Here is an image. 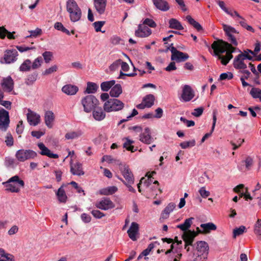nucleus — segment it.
I'll return each instance as SVG.
<instances>
[{
    "label": "nucleus",
    "instance_id": "nucleus-16",
    "mask_svg": "<svg viewBox=\"0 0 261 261\" xmlns=\"http://www.w3.org/2000/svg\"><path fill=\"white\" fill-rule=\"evenodd\" d=\"M139 224L136 222H133L131 223L127 232L129 238L133 241H136L137 240V235L139 234Z\"/></svg>",
    "mask_w": 261,
    "mask_h": 261
},
{
    "label": "nucleus",
    "instance_id": "nucleus-42",
    "mask_svg": "<svg viewBox=\"0 0 261 261\" xmlns=\"http://www.w3.org/2000/svg\"><path fill=\"white\" fill-rule=\"evenodd\" d=\"M43 63V58L41 56L36 58L33 62H31L32 69L36 70L40 67Z\"/></svg>",
    "mask_w": 261,
    "mask_h": 261
},
{
    "label": "nucleus",
    "instance_id": "nucleus-57",
    "mask_svg": "<svg viewBox=\"0 0 261 261\" xmlns=\"http://www.w3.org/2000/svg\"><path fill=\"white\" fill-rule=\"evenodd\" d=\"M142 22L143 24L147 25V27H149L150 28H154L156 27V23L151 18H146L143 19L142 20Z\"/></svg>",
    "mask_w": 261,
    "mask_h": 261
},
{
    "label": "nucleus",
    "instance_id": "nucleus-18",
    "mask_svg": "<svg viewBox=\"0 0 261 261\" xmlns=\"http://www.w3.org/2000/svg\"><path fill=\"white\" fill-rule=\"evenodd\" d=\"M38 147L41 150L40 153L42 155H46L50 158L57 159L59 155L57 154L51 153L50 150L46 147L43 143H39Z\"/></svg>",
    "mask_w": 261,
    "mask_h": 261
},
{
    "label": "nucleus",
    "instance_id": "nucleus-8",
    "mask_svg": "<svg viewBox=\"0 0 261 261\" xmlns=\"http://www.w3.org/2000/svg\"><path fill=\"white\" fill-rule=\"evenodd\" d=\"M37 156V153L32 150L20 149L17 150V160L20 162L34 159Z\"/></svg>",
    "mask_w": 261,
    "mask_h": 261
},
{
    "label": "nucleus",
    "instance_id": "nucleus-53",
    "mask_svg": "<svg viewBox=\"0 0 261 261\" xmlns=\"http://www.w3.org/2000/svg\"><path fill=\"white\" fill-rule=\"evenodd\" d=\"M261 93V89L258 88L254 87V86L252 88L249 92V94L254 99L258 98Z\"/></svg>",
    "mask_w": 261,
    "mask_h": 261
},
{
    "label": "nucleus",
    "instance_id": "nucleus-25",
    "mask_svg": "<svg viewBox=\"0 0 261 261\" xmlns=\"http://www.w3.org/2000/svg\"><path fill=\"white\" fill-rule=\"evenodd\" d=\"M16 51L15 49L7 50L5 51L3 60L6 63H11L15 61Z\"/></svg>",
    "mask_w": 261,
    "mask_h": 261
},
{
    "label": "nucleus",
    "instance_id": "nucleus-30",
    "mask_svg": "<svg viewBox=\"0 0 261 261\" xmlns=\"http://www.w3.org/2000/svg\"><path fill=\"white\" fill-rule=\"evenodd\" d=\"M38 76V71L36 70L34 71L32 73L27 75L25 79V84L28 86L33 85L36 81Z\"/></svg>",
    "mask_w": 261,
    "mask_h": 261
},
{
    "label": "nucleus",
    "instance_id": "nucleus-51",
    "mask_svg": "<svg viewBox=\"0 0 261 261\" xmlns=\"http://www.w3.org/2000/svg\"><path fill=\"white\" fill-rule=\"evenodd\" d=\"M82 135L81 131L70 132L66 134L65 137L67 140L74 139L77 138Z\"/></svg>",
    "mask_w": 261,
    "mask_h": 261
},
{
    "label": "nucleus",
    "instance_id": "nucleus-39",
    "mask_svg": "<svg viewBox=\"0 0 261 261\" xmlns=\"http://www.w3.org/2000/svg\"><path fill=\"white\" fill-rule=\"evenodd\" d=\"M28 121L31 125L36 126L40 122V115H27Z\"/></svg>",
    "mask_w": 261,
    "mask_h": 261
},
{
    "label": "nucleus",
    "instance_id": "nucleus-28",
    "mask_svg": "<svg viewBox=\"0 0 261 261\" xmlns=\"http://www.w3.org/2000/svg\"><path fill=\"white\" fill-rule=\"evenodd\" d=\"M169 28L175 30H183V27L181 23L177 19L172 18L169 20Z\"/></svg>",
    "mask_w": 261,
    "mask_h": 261
},
{
    "label": "nucleus",
    "instance_id": "nucleus-22",
    "mask_svg": "<svg viewBox=\"0 0 261 261\" xmlns=\"http://www.w3.org/2000/svg\"><path fill=\"white\" fill-rule=\"evenodd\" d=\"M68 12L69 13V17L71 22H75L80 20L82 17V11L80 8L72 10L69 9Z\"/></svg>",
    "mask_w": 261,
    "mask_h": 261
},
{
    "label": "nucleus",
    "instance_id": "nucleus-34",
    "mask_svg": "<svg viewBox=\"0 0 261 261\" xmlns=\"http://www.w3.org/2000/svg\"><path fill=\"white\" fill-rule=\"evenodd\" d=\"M194 219L193 217L186 219L182 224L178 225L177 228L180 229L184 231H186L191 227Z\"/></svg>",
    "mask_w": 261,
    "mask_h": 261
},
{
    "label": "nucleus",
    "instance_id": "nucleus-24",
    "mask_svg": "<svg viewBox=\"0 0 261 261\" xmlns=\"http://www.w3.org/2000/svg\"><path fill=\"white\" fill-rule=\"evenodd\" d=\"M123 90L122 86L119 84H114L110 91V95L113 98H116L122 93Z\"/></svg>",
    "mask_w": 261,
    "mask_h": 261
},
{
    "label": "nucleus",
    "instance_id": "nucleus-1",
    "mask_svg": "<svg viewBox=\"0 0 261 261\" xmlns=\"http://www.w3.org/2000/svg\"><path fill=\"white\" fill-rule=\"evenodd\" d=\"M81 103L84 111L86 113L92 112V114H106L102 108L99 107V101L93 95H87L82 98Z\"/></svg>",
    "mask_w": 261,
    "mask_h": 261
},
{
    "label": "nucleus",
    "instance_id": "nucleus-12",
    "mask_svg": "<svg viewBox=\"0 0 261 261\" xmlns=\"http://www.w3.org/2000/svg\"><path fill=\"white\" fill-rule=\"evenodd\" d=\"M95 206L97 208L107 211L114 208L115 205L109 198L104 197L100 201L96 202Z\"/></svg>",
    "mask_w": 261,
    "mask_h": 261
},
{
    "label": "nucleus",
    "instance_id": "nucleus-13",
    "mask_svg": "<svg viewBox=\"0 0 261 261\" xmlns=\"http://www.w3.org/2000/svg\"><path fill=\"white\" fill-rule=\"evenodd\" d=\"M2 185L7 192H16V175H15L7 181L3 182Z\"/></svg>",
    "mask_w": 261,
    "mask_h": 261
},
{
    "label": "nucleus",
    "instance_id": "nucleus-38",
    "mask_svg": "<svg viewBox=\"0 0 261 261\" xmlns=\"http://www.w3.org/2000/svg\"><path fill=\"white\" fill-rule=\"evenodd\" d=\"M15 32L11 33L8 32L4 27H0V38L4 39L7 36V38L9 39H14V34Z\"/></svg>",
    "mask_w": 261,
    "mask_h": 261
},
{
    "label": "nucleus",
    "instance_id": "nucleus-49",
    "mask_svg": "<svg viewBox=\"0 0 261 261\" xmlns=\"http://www.w3.org/2000/svg\"><path fill=\"white\" fill-rule=\"evenodd\" d=\"M246 230V228L245 226L241 225L238 228H236L233 230V238H236L237 237L243 234Z\"/></svg>",
    "mask_w": 261,
    "mask_h": 261
},
{
    "label": "nucleus",
    "instance_id": "nucleus-21",
    "mask_svg": "<svg viewBox=\"0 0 261 261\" xmlns=\"http://www.w3.org/2000/svg\"><path fill=\"white\" fill-rule=\"evenodd\" d=\"M107 0H93L94 7L99 14H103L106 10Z\"/></svg>",
    "mask_w": 261,
    "mask_h": 261
},
{
    "label": "nucleus",
    "instance_id": "nucleus-50",
    "mask_svg": "<svg viewBox=\"0 0 261 261\" xmlns=\"http://www.w3.org/2000/svg\"><path fill=\"white\" fill-rule=\"evenodd\" d=\"M134 143V141L130 140L128 138H126V142L124 143L123 147L125 148L127 150L130 151L132 152H134L137 150V149L134 148V146L132 145Z\"/></svg>",
    "mask_w": 261,
    "mask_h": 261
},
{
    "label": "nucleus",
    "instance_id": "nucleus-60",
    "mask_svg": "<svg viewBox=\"0 0 261 261\" xmlns=\"http://www.w3.org/2000/svg\"><path fill=\"white\" fill-rule=\"evenodd\" d=\"M110 93L108 94L107 92H104L103 93H102L100 96V100L102 102H105L103 105H105L106 104H109L110 101V99L112 98H110Z\"/></svg>",
    "mask_w": 261,
    "mask_h": 261
},
{
    "label": "nucleus",
    "instance_id": "nucleus-9",
    "mask_svg": "<svg viewBox=\"0 0 261 261\" xmlns=\"http://www.w3.org/2000/svg\"><path fill=\"white\" fill-rule=\"evenodd\" d=\"M120 171L124 178L125 182L134 183L135 178L134 175L128 165L126 164H120Z\"/></svg>",
    "mask_w": 261,
    "mask_h": 261
},
{
    "label": "nucleus",
    "instance_id": "nucleus-36",
    "mask_svg": "<svg viewBox=\"0 0 261 261\" xmlns=\"http://www.w3.org/2000/svg\"><path fill=\"white\" fill-rule=\"evenodd\" d=\"M117 190L118 188L116 186H110L101 189L99 193L102 195H109L115 193Z\"/></svg>",
    "mask_w": 261,
    "mask_h": 261
},
{
    "label": "nucleus",
    "instance_id": "nucleus-3",
    "mask_svg": "<svg viewBox=\"0 0 261 261\" xmlns=\"http://www.w3.org/2000/svg\"><path fill=\"white\" fill-rule=\"evenodd\" d=\"M124 108V103L117 98H112L110 103L103 106V111L106 113L112 112L119 111Z\"/></svg>",
    "mask_w": 261,
    "mask_h": 261
},
{
    "label": "nucleus",
    "instance_id": "nucleus-44",
    "mask_svg": "<svg viewBox=\"0 0 261 261\" xmlns=\"http://www.w3.org/2000/svg\"><path fill=\"white\" fill-rule=\"evenodd\" d=\"M216 121H217L216 115H213V124H212V128H211V132L210 133H207L205 134L203 136V137H202V139L201 140V143L204 142L206 139H207L208 137H210L212 135L213 132L214 130V129H215Z\"/></svg>",
    "mask_w": 261,
    "mask_h": 261
},
{
    "label": "nucleus",
    "instance_id": "nucleus-26",
    "mask_svg": "<svg viewBox=\"0 0 261 261\" xmlns=\"http://www.w3.org/2000/svg\"><path fill=\"white\" fill-rule=\"evenodd\" d=\"M186 19L189 24L192 26L198 32L204 31V29L200 23L195 20L191 15H187Z\"/></svg>",
    "mask_w": 261,
    "mask_h": 261
},
{
    "label": "nucleus",
    "instance_id": "nucleus-14",
    "mask_svg": "<svg viewBox=\"0 0 261 261\" xmlns=\"http://www.w3.org/2000/svg\"><path fill=\"white\" fill-rule=\"evenodd\" d=\"M189 58L188 53L177 50L174 54L171 56V60L176 63L184 62Z\"/></svg>",
    "mask_w": 261,
    "mask_h": 261
},
{
    "label": "nucleus",
    "instance_id": "nucleus-59",
    "mask_svg": "<svg viewBox=\"0 0 261 261\" xmlns=\"http://www.w3.org/2000/svg\"><path fill=\"white\" fill-rule=\"evenodd\" d=\"M179 145L182 149L193 147L195 145V140L193 139L189 141H185L180 143Z\"/></svg>",
    "mask_w": 261,
    "mask_h": 261
},
{
    "label": "nucleus",
    "instance_id": "nucleus-55",
    "mask_svg": "<svg viewBox=\"0 0 261 261\" xmlns=\"http://www.w3.org/2000/svg\"><path fill=\"white\" fill-rule=\"evenodd\" d=\"M80 8L75 0H67L66 2V10L68 12L69 9L75 10Z\"/></svg>",
    "mask_w": 261,
    "mask_h": 261
},
{
    "label": "nucleus",
    "instance_id": "nucleus-5",
    "mask_svg": "<svg viewBox=\"0 0 261 261\" xmlns=\"http://www.w3.org/2000/svg\"><path fill=\"white\" fill-rule=\"evenodd\" d=\"M222 27L225 35L227 37L228 41H229L232 45L236 46H237L238 45V42L237 38L233 34H239V31L234 27L226 24L223 23Z\"/></svg>",
    "mask_w": 261,
    "mask_h": 261
},
{
    "label": "nucleus",
    "instance_id": "nucleus-20",
    "mask_svg": "<svg viewBox=\"0 0 261 261\" xmlns=\"http://www.w3.org/2000/svg\"><path fill=\"white\" fill-rule=\"evenodd\" d=\"M79 90L77 86L72 84L65 85L62 88V91L67 95H75Z\"/></svg>",
    "mask_w": 261,
    "mask_h": 261
},
{
    "label": "nucleus",
    "instance_id": "nucleus-56",
    "mask_svg": "<svg viewBox=\"0 0 261 261\" xmlns=\"http://www.w3.org/2000/svg\"><path fill=\"white\" fill-rule=\"evenodd\" d=\"M254 232L259 239H261V219H258L254 225Z\"/></svg>",
    "mask_w": 261,
    "mask_h": 261
},
{
    "label": "nucleus",
    "instance_id": "nucleus-62",
    "mask_svg": "<svg viewBox=\"0 0 261 261\" xmlns=\"http://www.w3.org/2000/svg\"><path fill=\"white\" fill-rule=\"evenodd\" d=\"M58 70V66L56 65H54L46 69L43 72L42 75H46L50 74L54 72L57 71Z\"/></svg>",
    "mask_w": 261,
    "mask_h": 261
},
{
    "label": "nucleus",
    "instance_id": "nucleus-32",
    "mask_svg": "<svg viewBox=\"0 0 261 261\" xmlns=\"http://www.w3.org/2000/svg\"><path fill=\"white\" fill-rule=\"evenodd\" d=\"M9 115H0V130L6 131L9 124Z\"/></svg>",
    "mask_w": 261,
    "mask_h": 261
},
{
    "label": "nucleus",
    "instance_id": "nucleus-37",
    "mask_svg": "<svg viewBox=\"0 0 261 261\" xmlns=\"http://www.w3.org/2000/svg\"><path fill=\"white\" fill-rule=\"evenodd\" d=\"M31 69V61L29 59L25 60L19 67V70L22 72L29 71Z\"/></svg>",
    "mask_w": 261,
    "mask_h": 261
},
{
    "label": "nucleus",
    "instance_id": "nucleus-54",
    "mask_svg": "<svg viewBox=\"0 0 261 261\" xmlns=\"http://www.w3.org/2000/svg\"><path fill=\"white\" fill-rule=\"evenodd\" d=\"M54 120L55 115H45V123L48 128L53 127Z\"/></svg>",
    "mask_w": 261,
    "mask_h": 261
},
{
    "label": "nucleus",
    "instance_id": "nucleus-41",
    "mask_svg": "<svg viewBox=\"0 0 261 261\" xmlns=\"http://www.w3.org/2000/svg\"><path fill=\"white\" fill-rule=\"evenodd\" d=\"M54 28L64 33H65L66 35L70 36V31L67 29L63 25V24L61 22H56L54 24Z\"/></svg>",
    "mask_w": 261,
    "mask_h": 261
},
{
    "label": "nucleus",
    "instance_id": "nucleus-64",
    "mask_svg": "<svg viewBox=\"0 0 261 261\" xmlns=\"http://www.w3.org/2000/svg\"><path fill=\"white\" fill-rule=\"evenodd\" d=\"M175 61L170 62L168 66L164 68V70L167 72H171L173 71L176 70L177 69V67L176 66Z\"/></svg>",
    "mask_w": 261,
    "mask_h": 261
},
{
    "label": "nucleus",
    "instance_id": "nucleus-10",
    "mask_svg": "<svg viewBox=\"0 0 261 261\" xmlns=\"http://www.w3.org/2000/svg\"><path fill=\"white\" fill-rule=\"evenodd\" d=\"M197 231L188 230V231L182 236V239L186 243L185 248H187V247L189 245L192 246L194 238L199 233H202V231L199 229V227H197Z\"/></svg>",
    "mask_w": 261,
    "mask_h": 261
},
{
    "label": "nucleus",
    "instance_id": "nucleus-7",
    "mask_svg": "<svg viewBox=\"0 0 261 261\" xmlns=\"http://www.w3.org/2000/svg\"><path fill=\"white\" fill-rule=\"evenodd\" d=\"M155 96L152 94H148L143 97L141 103L137 105L136 108L138 109L150 108L154 104Z\"/></svg>",
    "mask_w": 261,
    "mask_h": 261
},
{
    "label": "nucleus",
    "instance_id": "nucleus-47",
    "mask_svg": "<svg viewBox=\"0 0 261 261\" xmlns=\"http://www.w3.org/2000/svg\"><path fill=\"white\" fill-rule=\"evenodd\" d=\"M45 63H48L51 61L54 58L53 53L50 51H45L42 54Z\"/></svg>",
    "mask_w": 261,
    "mask_h": 261
},
{
    "label": "nucleus",
    "instance_id": "nucleus-40",
    "mask_svg": "<svg viewBox=\"0 0 261 261\" xmlns=\"http://www.w3.org/2000/svg\"><path fill=\"white\" fill-rule=\"evenodd\" d=\"M200 227L204 229L206 233L210 232L211 230H215L217 229L216 225L212 222L201 224Z\"/></svg>",
    "mask_w": 261,
    "mask_h": 261
},
{
    "label": "nucleus",
    "instance_id": "nucleus-35",
    "mask_svg": "<svg viewBox=\"0 0 261 261\" xmlns=\"http://www.w3.org/2000/svg\"><path fill=\"white\" fill-rule=\"evenodd\" d=\"M116 81L114 80L102 82L100 84V88L101 91L105 92H108L109 90L111 89L112 86L114 85Z\"/></svg>",
    "mask_w": 261,
    "mask_h": 261
},
{
    "label": "nucleus",
    "instance_id": "nucleus-61",
    "mask_svg": "<svg viewBox=\"0 0 261 261\" xmlns=\"http://www.w3.org/2000/svg\"><path fill=\"white\" fill-rule=\"evenodd\" d=\"M243 163H245V167L247 170H249L251 169L253 163V159L250 156H248L246 159L243 161Z\"/></svg>",
    "mask_w": 261,
    "mask_h": 261
},
{
    "label": "nucleus",
    "instance_id": "nucleus-43",
    "mask_svg": "<svg viewBox=\"0 0 261 261\" xmlns=\"http://www.w3.org/2000/svg\"><path fill=\"white\" fill-rule=\"evenodd\" d=\"M217 4L220 7V8L226 14L229 15L231 17H233V12L231 10H229L228 8L226 7L224 1L221 0H217Z\"/></svg>",
    "mask_w": 261,
    "mask_h": 261
},
{
    "label": "nucleus",
    "instance_id": "nucleus-45",
    "mask_svg": "<svg viewBox=\"0 0 261 261\" xmlns=\"http://www.w3.org/2000/svg\"><path fill=\"white\" fill-rule=\"evenodd\" d=\"M233 77L234 75L231 72L227 71L226 72H223L220 74L218 79V81H229L232 80Z\"/></svg>",
    "mask_w": 261,
    "mask_h": 261
},
{
    "label": "nucleus",
    "instance_id": "nucleus-46",
    "mask_svg": "<svg viewBox=\"0 0 261 261\" xmlns=\"http://www.w3.org/2000/svg\"><path fill=\"white\" fill-rule=\"evenodd\" d=\"M30 35L27 36L26 38H37L43 34V31L41 29L37 28L35 30L29 31Z\"/></svg>",
    "mask_w": 261,
    "mask_h": 261
},
{
    "label": "nucleus",
    "instance_id": "nucleus-6",
    "mask_svg": "<svg viewBox=\"0 0 261 261\" xmlns=\"http://www.w3.org/2000/svg\"><path fill=\"white\" fill-rule=\"evenodd\" d=\"M195 96V93L192 87L188 85L183 86L182 92L179 97L182 102H188L192 100Z\"/></svg>",
    "mask_w": 261,
    "mask_h": 261
},
{
    "label": "nucleus",
    "instance_id": "nucleus-15",
    "mask_svg": "<svg viewBox=\"0 0 261 261\" xmlns=\"http://www.w3.org/2000/svg\"><path fill=\"white\" fill-rule=\"evenodd\" d=\"M70 172L74 175L81 176L85 174L83 170L82 164L80 162L73 163L72 160L70 162Z\"/></svg>",
    "mask_w": 261,
    "mask_h": 261
},
{
    "label": "nucleus",
    "instance_id": "nucleus-58",
    "mask_svg": "<svg viewBox=\"0 0 261 261\" xmlns=\"http://www.w3.org/2000/svg\"><path fill=\"white\" fill-rule=\"evenodd\" d=\"M36 47L35 46H28L25 45H17V50H18L20 53H22L24 52H26L27 51L30 50H36Z\"/></svg>",
    "mask_w": 261,
    "mask_h": 261
},
{
    "label": "nucleus",
    "instance_id": "nucleus-52",
    "mask_svg": "<svg viewBox=\"0 0 261 261\" xmlns=\"http://www.w3.org/2000/svg\"><path fill=\"white\" fill-rule=\"evenodd\" d=\"M53 106V102L51 100H47L43 104V109L45 112L44 114H54L52 111L49 109Z\"/></svg>",
    "mask_w": 261,
    "mask_h": 261
},
{
    "label": "nucleus",
    "instance_id": "nucleus-63",
    "mask_svg": "<svg viewBox=\"0 0 261 261\" xmlns=\"http://www.w3.org/2000/svg\"><path fill=\"white\" fill-rule=\"evenodd\" d=\"M120 62H121V59H119L111 64L109 67L110 71L112 72L115 71L120 65Z\"/></svg>",
    "mask_w": 261,
    "mask_h": 261
},
{
    "label": "nucleus",
    "instance_id": "nucleus-19",
    "mask_svg": "<svg viewBox=\"0 0 261 261\" xmlns=\"http://www.w3.org/2000/svg\"><path fill=\"white\" fill-rule=\"evenodd\" d=\"M140 140L146 144H150L153 141V138L150 135V130L146 127L143 133L140 135Z\"/></svg>",
    "mask_w": 261,
    "mask_h": 261
},
{
    "label": "nucleus",
    "instance_id": "nucleus-27",
    "mask_svg": "<svg viewBox=\"0 0 261 261\" xmlns=\"http://www.w3.org/2000/svg\"><path fill=\"white\" fill-rule=\"evenodd\" d=\"M98 89V85L94 82H88L87 83V87L84 91V94H91L95 93Z\"/></svg>",
    "mask_w": 261,
    "mask_h": 261
},
{
    "label": "nucleus",
    "instance_id": "nucleus-23",
    "mask_svg": "<svg viewBox=\"0 0 261 261\" xmlns=\"http://www.w3.org/2000/svg\"><path fill=\"white\" fill-rule=\"evenodd\" d=\"M13 80L10 76L4 79L2 82V87L6 92H11L13 88Z\"/></svg>",
    "mask_w": 261,
    "mask_h": 261
},
{
    "label": "nucleus",
    "instance_id": "nucleus-11",
    "mask_svg": "<svg viewBox=\"0 0 261 261\" xmlns=\"http://www.w3.org/2000/svg\"><path fill=\"white\" fill-rule=\"evenodd\" d=\"M152 34V30L145 24H139L138 29L135 31V36L139 38H145Z\"/></svg>",
    "mask_w": 261,
    "mask_h": 261
},
{
    "label": "nucleus",
    "instance_id": "nucleus-31",
    "mask_svg": "<svg viewBox=\"0 0 261 261\" xmlns=\"http://www.w3.org/2000/svg\"><path fill=\"white\" fill-rule=\"evenodd\" d=\"M175 206L176 205L175 203L173 202L169 203L162 212V217L163 219L168 218L169 214L174 210Z\"/></svg>",
    "mask_w": 261,
    "mask_h": 261
},
{
    "label": "nucleus",
    "instance_id": "nucleus-33",
    "mask_svg": "<svg viewBox=\"0 0 261 261\" xmlns=\"http://www.w3.org/2000/svg\"><path fill=\"white\" fill-rule=\"evenodd\" d=\"M197 250L198 252L203 254L204 253H207L209 247L206 242L205 241H198L197 242Z\"/></svg>",
    "mask_w": 261,
    "mask_h": 261
},
{
    "label": "nucleus",
    "instance_id": "nucleus-2",
    "mask_svg": "<svg viewBox=\"0 0 261 261\" xmlns=\"http://www.w3.org/2000/svg\"><path fill=\"white\" fill-rule=\"evenodd\" d=\"M214 38L216 41H214L211 45L210 53L213 56L218 57L219 59V54L227 52V49L231 47V44L222 39L216 37H214Z\"/></svg>",
    "mask_w": 261,
    "mask_h": 261
},
{
    "label": "nucleus",
    "instance_id": "nucleus-48",
    "mask_svg": "<svg viewBox=\"0 0 261 261\" xmlns=\"http://www.w3.org/2000/svg\"><path fill=\"white\" fill-rule=\"evenodd\" d=\"M105 24L106 21H97L93 22L92 23V25L93 26L96 32H101L102 33H105V31H102L101 28Z\"/></svg>",
    "mask_w": 261,
    "mask_h": 261
},
{
    "label": "nucleus",
    "instance_id": "nucleus-29",
    "mask_svg": "<svg viewBox=\"0 0 261 261\" xmlns=\"http://www.w3.org/2000/svg\"><path fill=\"white\" fill-rule=\"evenodd\" d=\"M64 185H62L56 192V195L60 202L65 203L67 200V196L63 189Z\"/></svg>",
    "mask_w": 261,
    "mask_h": 261
},
{
    "label": "nucleus",
    "instance_id": "nucleus-4",
    "mask_svg": "<svg viewBox=\"0 0 261 261\" xmlns=\"http://www.w3.org/2000/svg\"><path fill=\"white\" fill-rule=\"evenodd\" d=\"M244 60H249L254 62V58L252 56L245 55H238L234 59L233 66L236 69L246 70L247 65L245 63Z\"/></svg>",
    "mask_w": 261,
    "mask_h": 261
},
{
    "label": "nucleus",
    "instance_id": "nucleus-17",
    "mask_svg": "<svg viewBox=\"0 0 261 261\" xmlns=\"http://www.w3.org/2000/svg\"><path fill=\"white\" fill-rule=\"evenodd\" d=\"M154 7L158 10L166 12L170 9L169 3L165 0H152Z\"/></svg>",
    "mask_w": 261,
    "mask_h": 261
}]
</instances>
